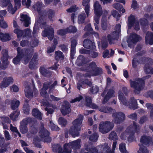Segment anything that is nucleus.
I'll return each instance as SVG.
<instances>
[{
    "mask_svg": "<svg viewBox=\"0 0 153 153\" xmlns=\"http://www.w3.org/2000/svg\"><path fill=\"white\" fill-rule=\"evenodd\" d=\"M86 73L83 74L85 77H90L100 75L103 73L102 69L97 67L95 63L92 62L89 64L85 69Z\"/></svg>",
    "mask_w": 153,
    "mask_h": 153,
    "instance_id": "f257e3e1",
    "label": "nucleus"
},
{
    "mask_svg": "<svg viewBox=\"0 0 153 153\" xmlns=\"http://www.w3.org/2000/svg\"><path fill=\"white\" fill-rule=\"evenodd\" d=\"M83 116L79 114L78 116V118L74 120L73 125L71 128L69 132L73 137H75L79 136V131L80 130L83 119Z\"/></svg>",
    "mask_w": 153,
    "mask_h": 153,
    "instance_id": "f03ea898",
    "label": "nucleus"
},
{
    "mask_svg": "<svg viewBox=\"0 0 153 153\" xmlns=\"http://www.w3.org/2000/svg\"><path fill=\"white\" fill-rule=\"evenodd\" d=\"M150 77L149 75L145 76L142 79H138L135 81L130 80L131 86L134 89V92L136 94H139L140 91L142 90L144 87L145 83L144 79L149 78Z\"/></svg>",
    "mask_w": 153,
    "mask_h": 153,
    "instance_id": "7ed1b4c3",
    "label": "nucleus"
},
{
    "mask_svg": "<svg viewBox=\"0 0 153 153\" xmlns=\"http://www.w3.org/2000/svg\"><path fill=\"white\" fill-rule=\"evenodd\" d=\"M137 127L135 122H133V126H130L126 129V131L122 133L120 136L122 140H124L126 137L127 134L129 135L128 140L129 141L132 142L134 139L133 137L134 132L137 131Z\"/></svg>",
    "mask_w": 153,
    "mask_h": 153,
    "instance_id": "20e7f679",
    "label": "nucleus"
},
{
    "mask_svg": "<svg viewBox=\"0 0 153 153\" xmlns=\"http://www.w3.org/2000/svg\"><path fill=\"white\" fill-rule=\"evenodd\" d=\"M123 94L121 91L119 92V99L122 103L126 105H129V108L131 109L134 110L137 108V102L136 100L134 97H131L130 100V102L128 104L126 102V100L123 96Z\"/></svg>",
    "mask_w": 153,
    "mask_h": 153,
    "instance_id": "39448f33",
    "label": "nucleus"
},
{
    "mask_svg": "<svg viewBox=\"0 0 153 153\" xmlns=\"http://www.w3.org/2000/svg\"><path fill=\"white\" fill-rule=\"evenodd\" d=\"M52 82L51 81H47L44 83L43 87L42 89L40 94L42 96L45 97L47 94V92L46 91L49 89V92L51 93L52 91V90L54 89L55 86L57 84V82L55 81L54 82L51 84Z\"/></svg>",
    "mask_w": 153,
    "mask_h": 153,
    "instance_id": "423d86ee",
    "label": "nucleus"
},
{
    "mask_svg": "<svg viewBox=\"0 0 153 153\" xmlns=\"http://www.w3.org/2000/svg\"><path fill=\"white\" fill-rule=\"evenodd\" d=\"M114 126L113 123L110 122H102L99 125V131L102 134H105L111 131Z\"/></svg>",
    "mask_w": 153,
    "mask_h": 153,
    "instance_id": "0eeeda50",
    "label": "nucleus"
},
{
    "mask_svg": "<svg viewBox=\"0 0 153 153\" xmlns=\"http://www.w3.org/2000/svg\"><path fill=\"white\" fill-rule=\"evenodd\" d=\"M42 27L44 29L42 33V36L44 37H48L49 40H51L53 38V29L51 27L48 26L45 23L42 24Z\"/></svg>",
    "mask_w": 153,
    "mask_h": 153,
    "instance_id": "6e6552de",
    "label": "nucleus"
},
{
    "mask_svg": "<svg viewBox=\"0 0 153 153\" xmlns=\"http://www.w3.org/2000/svg\"><path fill=\"white\" fill-rule=\"evenodd\" d=\"M49 135V132L44 128V125L42 124L39 132V135L41 138V140L44 142H50L51 139Z\"/></svg>",
    "mask_w": 153,
    "mask_h": 153,
    "instance_id": "1a4fd4ad",
    "label": "nucleus"
},
{
    "mask_svg": "<svg viewBox=\"0 0 153 153\" xmlns=\"http://www.w3.org/2000/svg\"><path fill=\"white\" fill-rule=\"evenodd\" d=\"M94 10L95 16H94L95 22L97 24H99V19L102 14V8L99 2L96 1L94 5Z\"/></svg>",
    "mask_w": 153,
    "mask_h": 153,
    "instance_id": "9d476101",
    "label": "nucleus"
},
{
    "mask_svg": "<svg viewBox=\"0 0 153 153\" xmlns=\"http://www.w3.org/2000/svg\"><path fill=\"white\" fill-rule=\"evenodd\" d=\"M0 4L2 7L8 5V10L9 13L12 14H13L17 9L18 8L15 6L13 7L10 3V0H0Z\"/></svg>",
    "mask_w": 153,
    "mask_h": 153,
    "instance_id": "9b49d317",
    "label": "nucleus"
},
{
    "mask_svg": "<svg viewBox=\"0 0 153 153\" xmlns=\"http://www.w3.org/2000/svg\"><path fill=\"white\" fill-rule=\"evenodd\" d=\"M113 123L117 124L120 123L125 120V114L122 112L114 113L113 114Z\"/></svg>",
    "mask_w": 153,
    "mask_h": 153,
    "instance_id": "f8f14e48",
    "label": "nucleus"
},
{
    "mask_svg": "<svg viewBox=\"0 0 153 153\" xmlns=\"http://www.w3.org/2000/svg\"><path fill=\"white\" fill-rule=\"evenodd\" d=\"M114 91L113 89H110L107 91V89L105 88L102 94V96L105 95L102 101V103L104 104H105L110 98L114 96Z\"/></svg>",
    "mask_w": 153,
    "mask_h": 153,
    "instance_id": "ddd939ff",
    "label": "nucleus"
},
{
    "mask_svg": "<svg viewBox=\"0 0 153 153\" xmlns=\"http://www.w3.org/2000/svg\"><path fill=\"white\" fill-rule=\"evenodd\" d=\"M128 25L129 27H131L132 26L134 27L136 30H139L140 27L138 22L136 21L134 16L131 15L128 17Z\"/></svg>",
    "mask_w": 153,
    "mask_h": 153,
    "instance_id": "4468645a",
    "label": "nucleus"
},
{
    "mask_svg": "<svg viewBox=\"0 0 153 153\" xmlns=\"http://www.w3.org/2000/svg\"><path fill=\"white\" fill-rule=\"evenodd\" d=\"M151 29L153 31V22L150 25ZM146 43L152 45L153 44V34L152 32H148L146 33L145 37Z\"/></svg>",
    "mask_w": 153,
    "mask_h": 153,
    "instance_id": "2eb2a0df",
    "label": "nucleus"
},
{
    "mask_svg": "<svg viewBox=\"0 0 153 153\" xmlns=\"http://www.w3.org/2000/svg\"><path fill=\"white\" fill-rule=\"evenodd\" d=\"M121 25L120 24H117L115 27L116 30L114 31L113 33L111 35H108V40L110 44H112L111 41L115 38V36L117 34H117H118L119 33L120 31Z\"/></svg>",
    "mask_w": 153,
    "mask_h": 153,
    "instance_id": "dca6fc26",
    "label": "nucleus"
},
{
    "mask_svg": "<svg viewBox=\"0 0 153 153\" xmlns=\"http://www.w3.org/2000/svg\"><path fill=\"white\" fill-rule=\"evenodd\" d=\"M61 111L63 115H65L70 113V105L68 102H64L61 107Z\"/></svg>",
    "mask_w": 153,
    "mask_h": 153,
    "instance_id": "f3484780",
    "label": "nucleus"
},
{
    "mask_svg": "<svg viewBox=\"0 0 153 153\" xmlns=\"http://www.w3.org/2000/svg\"><path fill=\"white\" fill-rule=\"evenodd\" d=\"M3 56L2 58V60L3 61V63L4 64H5V66H2L0 67L2 69H5L7 68V65L8 63V54L7 51L6 50H3L2 51Z\"/></svg>",
    "mask_w": 153,
    "mask_h": 153,
    "instance_id": "a211bd4d",
    "label": "nucleus"
},
{
    "mask_svg": "<svg viewBox=\"0 0 153 153\" xmlns=\"http://www.w3.org/2000/svg\"><path fill=\"white\" fill-rule=\"evenodd\" d=\"M18 52V55L16 57L13 59V62L15 64H18L20 61L21 58L23 55L22 51L21 50L19 47H18L17 48Z\"/></svg>",
    "mask_w": 153,
    "mask_h": 153,
    "instance_id": "6ab92c4d",
    "label": "nucleus"
},
{
    "mask_svg": "<svg viewBox=\"0 0 153 153\" xmlns=\"http://www.w3.org/2000/svg\"><path fill=\"white\" fill-rule=\"evenodd\" d=\"M83 45L85 48L90 49H94L95 48L94 43L88 39L84 40Z\"/></svg>",
    "mask_w": 153,
    "mask_h": 153,
    "instance_id": "aec40b11",
    "label": "nucleus"
},
{
    "mask_svg": "<svg viewBox=\"0 0 153 153\" xmlns=\"http://www.w3.org/2000/svg\"><path fill=\"white\" fill-rule=\"evenodd\" d=\"M13 82V79L11 77H8L4 78L3 81L1 84V88H4L8 86L9 85Z\"/></svg>",
    "mask_w": 153,
    "mask_h": 153,
    "instance_id": "412c9836",
    "label": "nucleus"
},
{
    "mask_svg": "<svg viewBox=\"0 0 153 153\" xmlns=\"http://www.w3.org/2000/svg\"><path fill=\"white\" fill-rule=\"evenodd\" d=\"M44 105L47 106L45 108V110L47 111V114H51L53 113V108H55V106L53 105L49 104L48 102H44Z\"/></svg>",
    "mask_w": 153,
    "mask_h": 153,
    "instance_id": "4be33fe9",
    "label": "nucleus"
},
{
    "mask_svg": "<svg viewBox=\"0 0 153 153\" xmlns=\"http://www.w3.org/2000/svg\"><path fill=\"white\" fill-rule=\"evenodd\" d=\"M90 0H83L82 2V5L85 7V10L86 14L87 16H88L89 13V9L90 5L89 2Z\"/></svg>",
    "mask_w": 153,
    "mask_h": 153,
    "instance_id": "5701e85b",
    "label": "nucleus"
},
{
    "mask_svg": "<svg viewBox=\"0 0 153 153\" xmlns=\"http://www.w3.org/2000/svg\"><path fill=\"white\" fill-rule=\"evenodd\" d=\"M20 20L21 21L24 22V25L25 27L28 26L30 24V18L27 15L22 14L21 15Z\"/></svg>",
    "mask_w": 153,
    "mask_h": 153,
    "instance_id": "b1692460",
    "label": "nucleus"
},
{
    "mask_svg": "<svg viewBox=\"0 0 153 153\" xmlns=\"http://www.w3.org/2000/svg\"><path fill=\"white\" fill-rule=\"evenodd\" d=\"M130 39L131 42L133 43H135L142 39L141 38L139 35L135 33H132L131 35Z\"/></svg>",
    "mask_w": 153,
    "mask_h": 153,
    "instance_id": "393cba45",
    "label": "nucleus"
},
{
    "mask_svg": "<svg viewBox=\"0 0 153 153\" xmlns=\"http://www.w3.org/2000/svg\"><path fill=\"white\" fill-rule=\"evenodd\" d=\"M32 115L36 118L41 120L42 119V114L39 110L36 108L33 109L32 111Z\"/></svg>",
    "mask_w": 153,
    "mask_h": 153,
    "instance_id": "a878e982",
    "label": "nucleus"
},
{
    "mask_svg": "<svg viewBox=\"0 0 153 153\" xmlns=\"http://www.w3.org/2000/svg\"><path fill=\"white\" fill-rule=\"evenodd\" d=\"M81 140L79 139L71 142L73 149H79L81 147Z\"/></svg>",
    "mask_w": 153,
    "mask_h": 153,
    "instance_id": "bb28decb",
    "label": "nucleus"
},
{
    "mask_svg": "<svg viewBox=\"0 0 153 153\" xmlns=\"http://www.w3.org/2000/svg\"><path fill=\"white\" fill-rule=\"evenodd\" d=\"M72 147L71 142L66 143L63 146L64 152L66 153H71Z\"/></svg>",
    "mask_w": 153,
    "mask_h": 153,
    "instance_id": "cd10ccee",
    "label": "nucleus"
},
{
    "mask_svg": "<svg viewBox=\"0 0 153 153\" xmlns=\"http://www.w3.org/2000/svg\"><path fill=\"white\" fill-rule=\"evenodd\" d=\"M151 140V139L149 137L143 136L141 138L140 142L142 145L143 144L146 145L149 143Z\"/></svg>",
    "mask_w": 153,
    "mask_h": 153,
    "instance_id": "c85d7f7f",
    "label": "nucleus"
},
{
    "mask_svg": "<svg viewBox=\"0 0 153 153\" xmlns=\"http://www.w3.org/2000/svg\"><path fill=\"white\" fill-rule=\"evenodd\" d=\"M25 94L26 97L29 99H30L33 97V94L31 92L30 88L29 86H26L25 89Z\"/></svg>",
    "mask_w": 153,
    "mask_h": 153,
    "instance_id": "c756f323",
    "label": "nucleus"
},
{
    "mask_svg": "<svg viewBox=\"0 0 153 153\" xmlns=\"http://www.w3.org/2000/svg\"><path fill=\"white\" fill-rule=\"evenodd\" d=\"M99 110L105 113H109L111 112H114V110L113 109L110 107H107L105 106H102L99 108Z\"/></svg>",
    "mask_w": 153,
    "mask_h": 153,
    "instance_id": "7c9ffc66",
    "label": "nucleus"
},
{
    "mask_svg": "<svg viewBox=\"0 0 153 153\" xmlns=\"http://www.w3.org/2000/svg\"><path fill=\"white\" fill-rule=\"evenodd\" d=\"M55 54V59L56 60H62L64 58V56L62 53L60 51H56Z\"/></svg>",
    "mask_w": 153,
    "mask_h": 153,
    "instance_id": "2f4dec72",
    "label": "nucleus"
},
{
    "mask_svg": "<svg viewBox=\"0 0 153 153\" xmlns=\"http://www.w3.org/2000/svg\"><path fill=\"white\" fill-rule=\"evenodd\" d=\"M10 38L8 33H0V39L3 41H6L10 39Z\"/></svg>",
    "mask_w": 153,
    "mask_h": 153,
    "instance_id": "473e14b6",
    "label": "nucleus"
},
{
    "mask_svg": "<svg viewBox=\"0 0 153 153\" xmlns=\"http://www.w3.org/2000/svg\"><path fill=\"white\" fill-rule=\"evenodd\" d=\"M53 150L55 152H58V153H66L64 152L60 153V151H62V148L60 145L59 144L54 145L52 146Z\"/></svg>",
    "mask_w": 153,
    "mask_h": 153,
    "instance_id": "72a5a7b5",
    "label": "nucleus"
},
{
    "mask_svg": "<svg viewBox=\"0 0 153 153\" xmlns=\"http://www.w3.org/2000/svg\"><path fill=\"white\" fill-rule=\"evenodd\" d=\"M19 104L20 102L19 101L16 99L14 100L11 102V108L13 110H15L18 107Z\"/></svg>",
    "mask_w": 153,
    "mask_h": 153,
    "instance_id": "f704fd0d",
    "label": "nucleus"
},
{
    "mask_svg": "<svg viewBox=\"0 0 153 153\" xmlns=\"http://www.w3.org/2000/svg\"><path fill=\"white\" fill-rule=\"evenodd\" d=\"M85 99L87 106L90 107H93L94 108H97V106L95 105H94V106H93L91 102V99L90 97H86Z\"/></svg>",
    "mask_w": 153,
    "mask_h": 153,
    "instance_id": "c9c22d12",
    "label": "nucleus"
},
{
    "mask_svg": "<svg viewBox=\"0 0 153 153\" xmlns=\"http://www.w3.org/2000/svg\"><path fill=\"white\" fill-rule=\"evenodd\" d=\"M86 18L85 13H82L79 16L78 18V22L79 23H83Z\"/></svg>",
    "mask_w": 153,
    "mask_h": 153,
    "instance_id": "e433bc0d",
    "label": "nucleus"
},
{
    "mask_svg": "<svg viewBox=\"0 0 153 153\" xmlns=\"http://www.w3.org/2000/svg\"><path fill=\"white\" fill-rule=\"evenodd\" d=\"M140 148L139 150L137 152V153H149V151L147 148L144 146L143 145H139Z\"/></svg>",
    "mask_w": 153,
    "mask_h": 153,
    "instance_id": "4c0bfd02",
    "label": "nucleus"
},
{
    "mask_svg": "<svg viewBox=\"0 0 153 153\" xmlns=\"http://www.w3.org/2000/svg\"><path fill=\"white\" fill-rule=\"evenodd\" d=\"M19 114V112L16 111L11 114L10 115V117L13 121H14L16 120V118L18 117Z\"/></svg>",
    "mask_w": 153,
    "mask_h": 153,
    "instance_id": "58836bf2",
    "label": "nucleus"
},
{
    "mask_svg": "<svg viewBox=\"0 0 153 153\" xmlns=\"http://www.w3.org/2000/svg\"><path fill=\"white\" fill-rule=\"evenodd\" d=\"M144 69L145 72L146 74H153V68L152 70L151 69L149 64L145 65L144 68Z\"/></svg>",
    "mask_w": 153,
    "mask_h": 153,
    "instance_id": "ea45409f",
    "label": "nucleus"
},
{
    "mask_svg": "<svg viewBox=\"0 0 153 153\" xmlns=\"http://www.w3.org/2000/svg\"><path fill=\"white\" fill-rule=\"evenodd\" d=\"M108 23L106 20L102 19L101 27L103 30H105L107 29Z\"/></svg>",
    "mask_w": 153,
    "mask_h": 153,
    "instance_id": "a19ab883",
    "label": "nucleus"
},
{
    "mask_svg": "<svg viewBox=\"0 0 153 153\" xmlns=\"http://www.w3.org/2000/svg\"><path fill=\"white\" fill-rule=\"evenodd\" d=\"M14 32L17 34L18 38H19L22 36H23L24 33L22 30L18 28L14 30Z\"/></svg>",
    "mask_w": 153,
    "mask_h": 153,
    "instance_id": "79ce46f5",
    "label": "nucleus"
},
{
    "mask_svg": "<svg viewBox=\"0 0 153 153\" xmlns=\"http://www.w3.org/2000/svg\"><path fill=\"white\" fill-rule=\"evenodd\" d=\"M109 138L114 140H117V136L115 132L114 131L111 132L109 135Z\"/></svg>",
    "mask_w": 153,
    "mask_h": 153,
    "instance_id": "37998d69",
    "label": "nucleus"
},
{
    "mask_svg": "<svg viewBox=\"0 0 153 153\" xmlns=\"http://www.w3.org/2000/svg\"><path fill=\"white\" fill-rule=\"evenodd\" d=\"M126 145L124 143H121L119 146L120 151L122 153H128L126 150Z\"/></svg>",
    "mask_w": 153,
    "mask_h": 153,
    "instance_id": "c03bdc74",
    "label": "nucleus"
},
{
    "mask_svg": "<svg viewBox=\"0 0 153 153\" xmlns=\"http://www.w3.org/2000/svg\"><path fill=\"white\" fill-rule=\"evenodd\" d=\"M58 121L59 124L62 126H65L67 124V120L62 117L59 118Z\"/></svg>",
    "mask_w": 153,
    "mask_h": 153,
    "instance_id": "a18cd8bd",
    "label": "nucleus"
},
{
    "mask_svg": "<svg viewBox=\"0 0 153 153\" xmlns=\"http://www.w3.org/2000/svg\"><path fill=\"white\" fill-rule=\"evenodd\" d=\"M68 33H74L76 32L77 29L74 26H70L66 29Z\"/></svg>",
    "mask_w": 153,
    "mask_h": 153,
    "instance_id": "49530a36",
    "label": "nucleus"
},
{
    "mask_svg": "<svg viewBox=\"0 0 153 153\" xmlns=\"http://www.w3.org/2000/svg\"><path fill=\"white\" fill-rule=\"evenodd\" d=\"M23 112L25 114H28L29 113V105L27 102L24 104L23 107Z\"/></svg>",
    "mask_w": 153,
    "mask_h": 153,
    "instance_id": "de8ad7c7",
    "label": "nucleus"
},
{
    "mask_svg": "<svg viewBox=\"0 0 153 153\" xmlns=\"http://www.w3.org/2000/svg\"><path fill=\"white\" fill-rule=\"evenodd\" d=\"M98 136L97 134L94 133L91 135L89 137V140L92 142H96L97 140Z\"/></svg>",
    "mask_w": 153,
    "mask_h": 153,
    "instance_id": "09e8293b",
    "label": "nucleus"
},
{
    "mask_svg": "<svg viewBox=\"0 0 153 153\" xmlns=\"http://www.w3.org/2000/svg\"><path fill=\"white\" fill-rule=\"evenodd\" d=\"M83 98V97L82 96L80 95H79L77 97H75L74 99L72 100L71 101H70V102L71 103H74L77 102H79Z\"/></svg>",
    "mask_w": 153,
    "mask_h": 153,
    "instance_id": "8fccbe9b",
    "label": "nucleus"
},
{
    "mask_svg": "<svg viewBox=\"0 0 153 153\" xmlns=\"http://www.w3.org/2000/svg\"><path fill=\"white\" fill-rule=\"evenodd\" d=\"M0 26L3 28H5L7 27V25L6 22L4 20L3 18L0 19Z\"/></svg>",
    "mask_w": 153,
    "mask_h": 153,
    "instance_id": "3c124183",
    "label": "nucleus"
},
{
    "mask_svg": "<svg viewBox=\"0 0 153 153\" xmlns=\"http://www.w3.org/2000/svg\"><path fill=\"white\" fill-rule=\"evenodd\" d=\"M37 54H35L34 55L33 57L31 59V62H30L29 64V67L30 68L32 69L33 68V64L31 65L32 63L33 62H36V60L37 59Z\"/></svg>",
    "mask_w": 153,
    "mask_h": 153,
    "instance_id": "603ef678",
    "label": "nucleus"
},
{
    "mask_svg": "<svg viewBox=\"0 0 153 153\" xmlns=\"http://www.w3.org/2000/svg\"><path fill=\"white\" fill-rule=\"evenodd\" d=\"M90 83V82H88L87 80H86L85 82H81V81H79L77 85V88L79 90H80V87L82 86V85L86 84H89Z\"/></svg>",
    "mask_w": 153,
    "mask_h": 153,
    "instance_id": "864d4df0",
    "label": "nucleus"
},
{
    "mask_svg": "<svg viewBox=\"0 0 153 153\" xmlns=\"http://www.w3.org/2000/svg\"><path fill=\"white\" fill-rule=\"evenodd\" d=\"M32 54L29 53L25 56V57L24 59V63L25 64H27L30 60L31 57L32 56Z\"/></svg>",
    "mask_w": 153,
    "mask_h": 153,
    "instance_id": "5fc2aeb1",
    "label": "nucleus"
},
{
    "mask_svg": "<svg viewBox=\"0 0 153 153\" xmlns=\"http://www.w3.org/2000/svg\"><path fill=\"white\" fill-rule=\"evenodd\" d=\"M32 120L30 118H26L24 119L22 121V123L24 125H26L30 123H31Z\"/></svg>",
    "mask_w": 153,
    "mask_h": 153,
    "instance_id": "6e6d98bb",
    "label": "nucleus"
},
{
    "mask_svg": "<svg viewBox=\"0 0 153 153\" xmlns=\"http://www.w3.org/2000/svg\"><path fill=\"white\" fill-rule=\"evenodd\" d=\"M117 142L116 141H114L113 142L112 146V151H111L110 150V145L108 146H108H109L110 147V148L108 150V151L109 152H110L111 153H114V151L116 148V145H117Z\"/></svg>",
    "mask_w": 153,
    "mask_h": 153,
    "instance_id": "4d7b16f0",
    "label": "nucleus"
},
{
    "mask_svg": "<svg viewBox=\"0 0 153 153\" xmlns=\"http://www.w3.org/2000/svg\"><path fill=\"white\" fill-rule=\"evenodd\" d=\"M99 91V87L97 86L93 87L91 89H90V91L93 94H96Z\"/></svg>",
    "mask_w": 153,
    "mask_h": 153,
    "instance_id": "13d9d810",
    "label": "nucleus"
},
{
    "mask_svg": "<svg viewBox=\"0 0 153 153\" xmlns=\"http://www.w3.org/2000/svg\"><path fill=\"white\" fill-rule=\"evenodd\" d=\"M4 134L5 139L6 140H8L11 139V136L8 131L5 130Z\"/></svg>",
    "mask_w": 153,
    "mask_h": 153,
    "instance_id": "bf43d9fd",
    "label": "nucleus"
},
{
    "mask_svg": "<svg viewBox=\"0 0 153 153\" xmlns=\"http://www.w3.org/2000/svg\"><path fill=\"white\" fill-rule=\"evenodd\" d=\"M68 33L67 31V30L65 29H62L58 31L57 32V34L60 35H63Z\"/></svg>",
    "mask_w": 153,
    "mask_h": 153,
    "instance_id": "052dcab7",
    "label": "nucleus"
},
{
    "mask_svg": "<svg viewBox=\"0 0 153 153\" xmlns=\"http://www.w3.org/2000/svg\"><path fill=\"white\" fill-rule=\"evenodd\" d=\"M77 10V8L76 7V5L73 6L70 8L67 9L66 11L68 12L71 13L74 12Z\"/></svg>",
    "mask_w": 153,
    "mask_h": 153,
    "instance_id": "680f3d73",
    "label": "nucleus"
},
{
    "mask_svg": "<svg viewBox=\"0 0 153 153\" xmlns=\"http://www.w3.org/2000/svg\"><path fill=\"white\" fill-rule=\"evenodd\" d=\"M113 7L115 8L119 11L123 7V6L120 3L114 4L113 5Z\"/></svg>",
    "mask_w": 153,
    "mask_h": 153,
    "instance_id": "e2e57ef3",
    "label": "nucleus"
},
{
    "mask_svg": "<svg viewBox=\"0 0 153 153\" xmlns=\"http://www.w3.org/2000/svg\"><path fill=\"white\" fill-rule=\"evenodd\" d=\"M20 130L22 133L25 134L27 131V128L26 126H22L20 128Z\"/></svg>",
    "mask_w": 153,
    "mask_h": 153,
    "instance_id": "0e129e2a",
    "label": "nucleus"
},
{
    "mask_svg": "<svg viewBox=\"0 0 153 153\" xmlns=\"http://www.w3.org/2000/svg\"><path fill=\"white\" fill-rule=\"evenodd\" d=\"M112 15L114 17H116L117 16V17L116 19V20L117 21L118 20L120 17V16L119 14L115 10H114L112 12Z\"/></svg>",
    "mask_w": 153,
    "mask_h": 153,
    "instance_id": "69168bd1",
    "label": "nucleus"
},
{
    "mask_svg": "<svg viewBox=\"0 0 153 153\" xmlns=\"http://www.w3.org/2000/svg\"><path fill=\"white\" fill-rule=\"evenodd\" d=\"M23 32L24 33L23 37L27 36L31 33V31L30 29L28 28L25 29L23 31Z\"/></svg>",
    "mask_w": 153,
    "mask_h": 153,
    "instance_id": "338daca9",
    "label": "nucleus"
},
{
    "mask_svg": "<svg viewBox=\"0 0 153 153\" xmlns=\"http://www.w3.org/2000/svg\"><path fill=\"white\" fill-rule=\"evenodd\" d=\"M131 7L134 9H136L137 7V2L136 1L133 0L132 1V4L131 5Z\"/></svg>",
    "mask_w": 153,
    "mask_h": 153,
    "instance_id": "774afa93",
    "label": "nucleus"
}]
</instances>
